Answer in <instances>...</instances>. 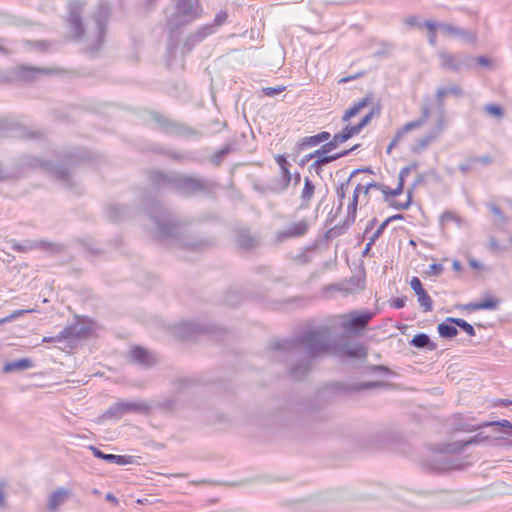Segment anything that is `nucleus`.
I'll list each match as a JSON object with an SVG mask.
<instances>
[{
  "instance_id": "nucleus-54",
  "label": "nucleus",
  "mask_w": 512,
  "mask_h": 512,
  "mask_svg": "<svg viewBox=\"0 0 512 512\" xmlns=\"http://www.w3.org/2000/svg\"><path fill=\"white\" fill-rule=\"evenodd\" d=\"M386 384L384 382L380 381H374V382H364L359 385H356L354 387H351V390H366V389H372L377 387H383Z\"/></svg>"
},
{
  "instance_id": "nucleus-22",
  "label": "nucleus",
  "mask_w": 512,
  "mask_h": 512,
  "mask_svg": "<svg viewBox=\"0 0 512 512\" xmlns=\"http://www.w3.org/2000/svg\"><path fill=\"white\" fill-rule=\"evenodd\" d=\"M235 235L237 245L244 250H252L259 245V238L252 235L246 227L237 228Z\"/></svg>"
},
{
  "instance_id": "nucleus-26",
  "label": "nucleus",
  "mask_w": 512,
  "mask_h": 512,
  "mask_svg": "<svg viewBox=\"0 0 512 512\" xmlns=\"http://www.w3.org/2000/svg\"><path fill=\"white\" fill-rule=\"evenodd\" d=\"M360 130L356 125H346L340 132L334 134L332 139L329 141L328 146L337 148L340 144L345 143L352 137L358 135Z\"/></svg>"
},
{
  "instance_id": "nucleus-44",
  "label": "nucleus",
  "mask_w": 512,
  "mask_h": 512,
  "mask_svg": "<svg viewBox=\"0 0 512 512\" xmlns=\"http://www.w3.org/2000/svg\"><path fill=\"white\" fill-rule=\"evenodd\" d=\"M319 144L320 142L317 135L303 137L298 143V151L300 152L309 147H315Z\"/></svg>"
},
{
  "instance_id": "nucleus-57",
  "label": "nucleus",
  "mask_w": 512,
  "mask_h": 512,
  "mask_svg": "<svg viewBox=\"0 0 512 512\" xmlns=\"http://www.w3.org/2000/svg\"><path fill=\"white\" fill-rule=\"evenodd\" d=\"M444 270V267L440 263H433L429 266L428 270L426 271V274L428 276H439L442 274Z\"/></svg>"
},
{
  "instance_id": "nucleus-21",
  "label": "nucleus",
  "mask_w": 512,
  "mask_h": 512,
  "mask_svg": "<svg viewBox=\"0 0 512 512\" xmlns=\"http://www.w3.org/2000/svg\"><path fill=\"white\" fill-rule=\"evenodd\" d=\"M411 289L415 292L418 298V302L420 306L423 308V311L429 312L433 308V301L431 297L428 295L426 290L423 288L422 283L418 277H412L410 281Z\"/></svg>"
},
{
  "instance_id": "nucleus-58",
  "label": "nucleus",
  "mask_w": 512,
  "mask_h": 512,
  "mask_svg": "<svg viewBox=\"0 0 512 512\" xmlns=\"http://www.w3.org/2000/svg\"><path fill=\"white\" fill-rule=\"evenodd\" d=\"M440 222H442V223H445V222H456V223H458V222H460V219L453 212L446 211V212H444V213H442L440 215Z\"/></svg>"
},
{
  "instance_id": "nucleus-60",
  "label": "nucleus",
  "mask_w": 512,
  "mask_h": 512,
  "mask_svg": "<svg viewBox=\"0 0 512 512\" xmlns=\"http://www.w3.org/2000/svg\"><path fill=\"white\" fill-rule=\"evenodd\" d=\"M447 91H448L449 95H452L455 97H463L464 96V90L458 84H450L447 87Z\"/></svg>"
},
{
  "instance_id": "nucleus-33",
  "label": "nucleus",
  "mask_w": 512,
  "mask_h": 512,
  "mask_svg": "<svg viewBox=\"0 0 512 512\" xmlns=\"http://www.w3.org/2000/svg\"><path fill=\"white\" fill-rule=\"evenodd\" d=\"M308 226H291L288 229L278 232L275 237V243L279 244L287 239L300 237L306 234Z\"/></svg>"
},
{
  "instance_id": "nucleus-29",
  "label": "nucleus",
  "mask_w": 512,
  "mask_h": 512,
  "mask_svg": "<svg viewBox=\"0 0 512 512\" xmlns=\"http://www.w3.org/2000/svg\"><path fill=\"white\" fill-rule=\"evenodd\" d=\"M500 303L501 300L499 298L486 297L482 301L465 304L462 306V308L469 311L495 310L498 308Z\"/></svg>"
},
{
  "instance_id": "nucleus-43",
  "label": "nucleus",
  "mask_w": 512,
  "mask_h": 512,
  "mask_svg": "<svg viewBox=\"0 0 512 512\" xmlns=\"http://www.w3.org/2000/svg\"><path fill=\"white\" fill-rule=\"evenodd\" d=\"M490 426H499V427H502V428H509V429H512V423L508 420H497V421H489V422H483L477 426H473L470 430L471 431H475V430H478L480 428H484V427H490Z\"/></svg>"
},
{
  "instance_id": "nucleus-24",
  "label": "nucleus",
  "mask_w": 512,
  "mask_h": 512,
  "mask_svg": "<svg viewBox=\"0 0 512 512\" xmlns=\"http://www.w3.org/2000/svg\"><path fill=\"white\" fill-rule=\"evenodd\" d=\"M71 491L61 487L52 491L48 497L47 509L50 512H56L71 496Z\"/></svg>"
},
{
  "instance_id": "nucleus-32",
  "label": "nucleus",
  "mask_w": 512,
  "mask_h": 512,
  "mask_svg": "<svg viewBox=\"0 0 512 512\" xmlns=\"http://www.w3.org/2000/svg\"><path fill=\"white\" fill-rule=\"evenodd\" d=\"M342 351L346 356L350 358L366 359L368 356V350L362 343H346L343 345Z\"/></svg>"
},
{
  "instance_id": "nucleus-30",
  "label": "nucleus",
  "mask_w": 512,
  "mask_h": 512,
  "mask_svg": "<svg viewBox=\"0 0 512 512\" xmlns=\"http://www.w3.org/2000/svg\"><path fill=\"white\" fill-rule=\"evenodd\" d=\"M447 87H439L435 93V112L436 119H442L448 123L446 110H445V97L448 96Z\"/></svg>"
},
{
  "instance_id": "nucleus-48",
  "label": "nucleus",
  "mask_w": 512,
  "mask_h": 512,
  "mask_svg": "<svg viewBox=\"0 0 512 512\" xmlns=\"http://www.w3.org/2000/svg\"><path fill=\"white\" fill-rule=\"evenodd\" d=\"M156 406L165 413H171L175 410V400L172 398H165L158 401Z\"/></svg>"
},
{
  "instance_id": "nucleus-20",
  "label": "nucleus",
  "mask_w": 512,
  "mask_h": 512,
  "mask_svg": "<svg viewBox=\"0 0 512 512\" xmlns=\"http://www.w3.org/2000/svg\"><path fill=\"white\" fill-rule=\"evenodd\" d=\"M128 359L129 361L142 365L146 368H149L156 363L154 355L141 346L133 347L129 352Z\"/></svg>"
},
{
  "instance_id": "nucleus-46",
  "label": "nucleus",
  "mask_w": 512,
  "mask_h": 512,
  "mask_svg": "<svg viewBox=\"0 0 512 512\" xmlns=\"http://www.w3.org/2000/svg\"><path fill=\"white\" fill-rule=\"evenodd\" d=\"M228 20V13L225 10L219 11L213 20L212 23L208 24L213 27V32L215 33L219 27L224 25Z\"/></svg>"
},
{
  "instance_id": "nucleus-11",
  "label": "nucleus",
  "mask_w": 512,
  "mask_h": 512,
  "mask_svg": "<svg viewBox=\"0 0 512 512\" xmlns=\"http://www.w3.org/2000/svg\"><path fill=\"white\" fill-rule=\"evenodd\" d=\"M371 311H355L342 318V327L345 331L353 334H358L364 330L369 321L374 317Z\"/></svg>"
},
{
  "instance_id": "nucleus-19",
  "label": "nucleus",
  "mask_w": 512,
  "mask_h": 512,
  "mask_svg": "<svg viewBox=\"0 0 512 512\" xmlns=\"http://www.w3.org/2000/svg\"><path fill=\"white\" fill-rule=\"evenodd\" d=\"M90 333L91 327L89 325L77 322L65 327L61 331V337H64V340H68L70 343H74L80 339L88 337Z\"/></svg>"
},
{
  "instance_id": "nucleus-50",
  "label": "nucleus",
  "mask_w": 512,
  "mask_h": 512,
  "mask_svg": "<svg viewBox=\"0 0 512 512\" xmlns=\"http://www.w3.org/2000/svg\"><path fill=\"white\" fill-rule=\"evenodd\" d=\"M392 50V45L387 42H381L379 48L373 52V57H386Z\"/></svg>"
},
{
  "instance_id": "nucleus-31",
  "label": "nucleus",
  "mask_w": 512,
  "mask_h": 512,
  "mask_svg": "<svg viewBox=\"0 0 512 512\" xmlns=\"http://www.w3.org/2000/svg\"><path fill=\"white\" fill-rule=\"evenodd\" d=\"M403 186H404V184L399 182L398 186L395 189L391 190L382 184L372 182V183H368L366 185L364 195L367 196L371 189H376V190H380L383 193L385 201H389L390 196H398L402 193Z\"/></svg>"
},
{
  "instance_id": "nucleus-51",
  "label": "nucleus",
  "mask_w": 512,
  "mask_h": 512,
  "mask_svg": "<svg viewBox=\"0 0 512 512\" xmlns=\"http://www.w3.org/2000/svg\"><path fill=\"white\" fill-rule=\"evenodd\" d=\"M412 130H415L412 125L408 122L406 123L402 128H400L399 130H397V132L395 133L392 141H394V143H398L400 140L403 139V137L410 131Z\"/></svg>"
},
{
  "instance_id": "nucleus-38",
  "label": "nucleus",
  "mask_w": 512,
  "mask_h": 512,
  "mask_svg": "<svg viewBox=\"0 0 512 512\" xmlns=\"http://www.w3.org/2000/svg\"><path fill=\"white\" fill-rule=\"evenodd\" d=\"M457 326L446 322V320L437 326L439 335L445 339H452L458 334Z\"/></svg>"
},
{
  "instance_id": "nucleus-16",
  "label": "nucleus",
  "mask_w": 512,
  "mask_h": 512,
  "mask_svg": "<svg viewBox=\"0 0 512 512\" xmlns=\"http://www.w3.org/2000/svg\"><path fill=\"white\" fill-rule=\"evenodd\" d=\"M439 28L448 36L460 38L466 44H475L477 34L471 30L463 29L452 24L440 23Z\"/></svg>"
},
{
  "instance_id": "nucleus-6",
  "label": "nucleus",
  "mask_w": 512,
  "mask_h": 512,
  "mask_svg": "<svg viewBox=\"0 0 512 512\" xmlns=\"http://www.w3.org/2000/svg\"><path fill=\"white\" fill-rule=\"evenodd\" d=\"M154 121L159 124L165 133L184 137L201 138L221 131L227 124L218 119L210 121L207 125H201L200 129L192 128L185 123L170 119L166 116L154 113Z\"/></svg>"
},
{
  "instance_id": "nucleus-27",
  "label": "nucleus",
  "mask_w": 512,
  "mask_h": 512,
  "mask_svg": "<svg viewBox=\"0 0 512 512\" xmlns=\"http://www.w3.org/2000/svg\"><path fill=\"white\" fill-rule=\"evenodd\" d=\"M202 331V327L193 322H182L172 328L173 335L181 339H189L192 335Z\"/></svg>"
},
{
  "instance_id": "nucleus-3",
  "label": "nucleus",
  "mask_w": 512,
  "mask_h": 512,
  "mask_svg": "<svg viewBox=\"0 0 512 512\" xmlns=\"http://www.w3.org/2000/svg\"><path fill=\"white\" fill-rule=\"evenodd\" d=\"M147 218L154 224H175L174 215L150 193L144 192L131 205L111 204L107 208L108 220L112 222L140 221Z\"/></svg>"
},
{
  "instance_id": "nucleus-35",
  "label": "nucleus",
  "mask_w": 512,
  "mask_h": 512,
  "mask_svg": "<svg viewBox=\"0 0 512 512\" xmlns=\"http://www.w3.org/2000/svg\"><path fill=\"white\" fill-rule=\"evenodd\" d=\"M431 117L430 99L426 97L420 107V117L416 120L410 121L414 129L422 127Z\"/></svg>"
},
{
  "instance_id": "nucleus-41",
  "label": "nucleus",
  "mask_w": 512,
  "mask_h": 512,
  "mask_svg": "<svg viewBox=\"0 0 512 512\" xmlns=\"http://www.w3.org/2000/svg\"><path fill=\"white\" fill-rule=\"evenodd\" d=\"M489 440H491V437L489 435H485L483 432H480V433L476 434L475 436L471 437L466 442L462 443L456 450L461 452V451H463L464 447H466L468 445L480 444V443H483V442L489 441Z\"/></svg>"
},
{
  "instance_id": "nucleus-36",
  "label": "nucleus",
  "mask_w": 512,
  "mask_h": 512,
  "mask_svg": "<svg viewBox=\"0 0 512 512\" xmlns=\"http://www.w3.org/2000/svg\"><path fill=\"white\" fill-rule=\"evenodd\" d=\"M33 367V362L28 358H22L16 361L8 362L4 365L3 371L10 373L18 370H25Z\"/></svg>"
},
{
  "instance_id": "nucleus-39",
  "label": "nucleus",
  "mask_w": 512,
  "mask_h": 512,
  "mask_svg": "<svg viewBox=\"0 0 512 512\" xmlns=\"http://www.w3.org/2000/svg\"><path fill=\"white\" fill-rule=\"evenodd\" d=\"M446 322L456 325L471 337L475 336L476 334L474 327L462 318L447 317Z\"/></svg>"
},
{
  "instance_id": "nucleus-49",
  "label": "nucleus",
  "mask_w": 512,
  "mask_h": 512,
  "mask_svg": "<svg viewBox=\"0 0 512 512\" xmlns=\"http://www.w3.org/2000/svg\"><path fill=\"white\" fill-rule=\"evenodd\" d=\"M380 113V109L379 108H372V110L366 114L361 120L360 122L356 125L357 128L361 131L365 126H367L371 119L373 118V116L375 114H379Z\"/></svg>"
},
{
  "instance_id": "nucleus-10",
  "label": "nucleus",
  "mask_w": 512,
  "mask_h": 512,
  "mask_svg": "<svg viewBox=\"0 0 512 512\" xmlns=\"http://www.w3.org/2000/svg\"><path fill=\"white\" fill-rule=\"evenodd\" d=\"M31 164L34 167H39L44 171L52 174L59 181H61L66 186V188H71L75 185L70 171L62 165L40 158H34Z\"/></svg>"
},
{
  "instance_id": "nucleus-25",
  "label": "nucleus",
  "mask_w": 512,
  "mask_h": 512,
  "mask_svg": "<svg viewBox=\"0 0 512 512\" xmlns=\"http://www.w3.org/2000/svg\"><path fill=\"white\" fill-rule=\"evenodd\" d=\"M89 449L92 451L93 455L98 458L102 459L108 463H114L117 465H127L133 463V457L127 456V455H115V454H106L102 452L100 449L89 446Z\"/></svg>"
},
{
  "instance_id": "nucleus-17",
  "label": "nucleus",
  "mask_w": 512,
  "mask_h": 512,
  "mask_svg": "<svg viewBox=\"0 0 512 512\" xmlns=\"http://www.w3.org/2000/svg\"><path fill=\"white\" fill-rule=\"evenodd\" d=\"M176 8L181 17L188 18L180 21L181 23H189L199 18L202 12L196 0H177Z\"/></svg>"
},
{
  "instance_id": "nucleus-62",
  "label": "nucleus",
  "mask_w": 512,
  "mask_h": 512,
  "mask_svg": "<svg viewBox=\"0 0 512 512\" xmlns=\"http://www.w3.org/2000/svg\"><path fill=\"white\" fill-rule=\"evenodd\" d=\"M485 111L491 115L496 116V117L503 116V109L498 105H493V104L487 105V106H485Z\"/></svg>"
},
{
  "instance_id": "nucleus-7",
  "label": "nucleus",
  "mask_w": 512,
  "mask_h": 512,
  "mask_svg": "<svg viewBox=\"0 0 512 512\" xmlns=\"http://www.w3.org/2000/svg\"><path fill=\"white\" fill-rule=\"evenodd\" d=\"M347 226H332L321 237L314 240L312 245L305 247L300 253L292 257L296 264L304 265L310 261L308 253L313 250L327 249L329 241L345 233Z\"/></svg>"
},
{
  "instance_id": "nucleus-5",
  "label": "nucleus",
  "mask_w": 512,
  "mask_h": 512,
  "mask_svg": "<svg viewBox=\"0 0 512 512\" xmlns=\"http://www.w3.org/2000/svg\"><path fill=\"white\" fill-rule=\"evenodd\" d=\"M148 233L158 243L170 247L198 250L208 244L193 236L189 226H151Z\"/></svg>"
},
{
  "instance_id": "nucleus-42",
  "label": "nucleus",
  "mask_w": 512,
  "mask_h": 512,
  "mask_svg": "<svg viewBox=\"0 0 512 512\" xmlns=\"http://www.w3.org/2000/svg\"><path fill=\"white\" fill-rule=\"evenodd\" d=\"M358 199L352 198L347 206V216L343 224L354 223L356 221Z\"/></svg>"
},
{
  "instance_id": "nucleus-53",
  "label": "nucleus",
  "mask_w": 512,
  "mask_h": 512,
  "mask_svg": "<svg viewBox=\"0 0 512 512\" xmlns=\"http://www.w3.org/2000/svg\"><path fill=\"white\" fill-rule=\"evenodd\" d=\"M351 178L349 177L345 182H343L340 187L337 188V197L339 199V207L343 205L342 201L346 196V192L348 190Z\"/></svg>"
},
{
  "instance_id": "nucleus-4",
  "label": "nucleus",
  "mask_w": 512,
  "mask_h": 512,
  "mask_svg": "<svg viewBox=\"0 0 512 512\" xmlns=\"http://www.w3.org/2000/svg\"><path fill=\"white\" fill-rule=\"evenodd\" d=\"M149 178L156 188H170L183 197L210 196L219 187V184L212 179L177 171L169 173L153 171Z\"/></svg>"
},
{
  "instance_id": "nucleus-37",
  "label": "nucleus",
  "mask_w": 512,
  "mask_h": 512,
  "mask_svg": "<svg viewBox=\"0 0 512 512\" xmlns=\"http://www.w3.org/2000/svg\"><path fill=\"white\" fill-rule=\"evenodd\" d=\"M427 466L430 470L444 471L447 469L454 468V466L448 461L446 456L440 455L431 461L427 462Z\"/></svg>"
},
{
  "instance_id": "nucleus-59",
  "label": "nucleus",
  "mask_w": 512,
  "mask_h": 512,
  "mask_svg": "<svg viewBox=\"0 0 512 512\" xmlns=\"http://www.w3.org/2000/svg\"><path fill=\"white\" fill-rule=\"evenodd\" d=\"M169 156L175 160L178 161H193L194 158L192 157L191 152H184V153H170Z\"/></svg>"
},
{
  "instance_id": "nucleus-14",
  "label": "nucleus",
  "mask_w": 512,
  "mask_h": 512,
  "mask_svg": "<svg viewBox=\"0 0 512 512\" xmlns=\"http://www.w3.org/2000/svg\"><path fill=\"white\" fill-rule=\"evenodd\" d=\"M12 248L21 252H27L31 249H41L52 254H57L63 251L64 246L60 243L47 240H27L23 244H13Z\"/></svg>"
},
{
  "instance_id": "nucleus-64",
  "label": "nucleus",
  "mask_w": 512,
  "mask_h": 512,
  "mask_svg": "<svg viewBox=\"0 0 512 512\" xmlns=\"http://www.w3.org/2000/svg\"><path fill=\"white\" fill-rule=\"evenodd\" d=\"M359 111L354 106V104L345 111L344 115L342 116V122H348L351 118L355 117Z\"/></svg>"
},
{
  "instance_id": "nucleus-34",
  "label": "nucleus",
  "mask_w": 512,
  "mask_h": 512,
  "mask_svg": "<svg viewBox=\"0 0 512 512\" xmlns=\"http://www.w3.org/2000/svg\"><path fill=\"white\" fill-rule=\"evenodd\" d=\"M410 345L419 348V349H426L429 351H434L437 349V344L433 342L429 335L426 333H419L416 334L411 340Z\"/></svg>"
},
{
  "instance_id": "nucleus-9",
  "label": "nucleus",
  "mask_w": 512,
  "mask_h": 512,
  "mask_svg": "<svg viewBox=\"0 0 512 512\" xmlns=\"http://www.w3.org/2000/svg\"><path fill=\"white\" fill-rule=\"evenodd\" d=\"M442 69L459 72L462 69H471L474 65V57L465 53L452 54L447 51L437 53Z\"/></svg>"
},
{
  "instance_id": "nucleus-63",
  "label": "nucleus",
  "mask_w": 512,
  "mask_h": 512,
  "mask_svg": "<svg viewBox=\"0 0 512 512\" xmlns=\"http://www.w3.org/2000/svg\"><path fill=\"white\" fill-rule=\"evenodd\" d=\"M372 99V94H367L363 99H361L357 103H354V106L360 112L363 108L367 107L372 102Z\"/></svg>"
},
{
  "instance_id": "nucleus-55",
  "label": "nucleus",
  "mask_w": 512,
  "mask_h": 512,
  "mask_svg": "<svg viewBox=\"0 0 512 512\" xmlns=\"http://www.w3.org/2000/svg\"><path fill=\"white\" fill-rule=\"evenodd\" d=\"M8 488V482L6 480H0V509L6 507V489Z\"/></svg>"
},
{
  "instance_id": "nucleus-1",
  "label": "nucleus",
  "mask_w": 512,
  "mask_h": 512,
  "mask_svg": "<svg viewBox=\"0 0 512 512\" xmlns=\"http://www.w3.org/2000/svg\"><path fill=\"white\" fill-rule=\"evenodd\" d=\"M331 328L321 326L306 331L291 339H273L269 349L277 353L289 365V374L294 379H302L310 370L312 360L329 349Z\"/></svg>"
},
{
  "instance_id": "nucleus-15",
  "label": "nucleus",
  "mask_w": 512,
  "mask_h": 512,
  "mask_svg": "<svg viewBox=\"0 0 512 512\" xmlns=\"http://www.w3.org/2000/svg\"><path fill=\"white\" fill-rule=\"evenodd\" d=\"M333 288L340 292H344L345 294H354L362 291L365 288L364 269L351 276L349 279L335 284Z\"/></svg>"
},
{
  "instance_id": "nucleus-40",
  "label": "nucleus",
  "mask_w": 512,
  "mask_h": 512,
  "mask_svg": "<svg viewBox=\"0 0 512 512\" xmlns=\"http://www.w3.org/2000/svg\"><path fill=\"white\" fill-rule=\"evenodd\" d=\"M232 151V145L230 143H226L221 149L215 152L210 157V162L214 166H220L224 157L228 155Z\"/></svg>"
},
{
  "instance_id": "nucleus-13",
  "label": "nucleus",
  "mask_w": 512,
  "mask_h": 512,
  "mask_svg": "<svg viewBox=\"0 0 512 512\" xmlns=\"http://www.w3.org/2000/svg\"><path fill=\"white\" fill-rule=\"evenodd\" d=\"M447 123L442 119H435L433 128L425 135L418 138L411 147L413 153H420L425 150L432 142L437 140L444 132Z\"/></svg>"
},
{
  "instance_id": "nucleus-2",
  "label": "nucleus",
  "mask_w": 512,
  "mask_h": 512,
  "mask_svg": "<svg viewBox=\"0 0 512 512\" xmlns=\"http://www.w3.org/2000/svg\"><path fill=\"white\" fill-rule=\"evenodd\" d=\"M82 11L81 3L76 1L69 3V31L76 41L83 44L85 50L97 53L105 41L111 6L108 1H100L91 19L85 23L82 22Z\"/></svg>"
},
{
  "instance_id": "nucleus-47",
  "label": "nucleus",
  "mask_w": 512,
  "mask_h": 512,
  "mask_svg": "<svg viewBox=\"0 0 512 512\" xmlns=\"http://www.w3.org/2000/svg\"><path fill=\"white\" fill-rule=\"evenodd\" d=\"M315 186L313 182L306 177L304 181V188L302 190L301 198L303 201H309L314 194Z\"/></svg>"
},
{
  "instance_id": "nucleus-28",
  "label": "nucleus",
  "mask_w": 512,
  "mask_h": 512,
  "mask_svg": "<svg viewBox=\"0 0 512 512\" xmlns=\"http://www.w3.org/2000/svg\"><path fill=\"white\" fill-rule=\"evenodd\" d=\"M212 34H214L213 27L205 24L188 36L185 47H188V51H190L193 46L202 42L206 37Z\"/></svg>"
},
{
  "instance_id": "nucleus-8",
  "label": "nucleus",
  "mask_w": 512,
  "mask_h": 512,
  "mask_svg": "<svg viewBox=\"0 0 512 512\" xmlns=\"http://www.w3.org/2000/svg\"><path fill=\"white\" fill-rule=\"evenodd\" d=\"M151 406L145 401L138 402H126L119 401L111 405L104 413L105 418L118 420L122 416L128 413L148 415L150 413Z\"/></svg>"
},
{
  "instance_id": "nucleus-18",
  "label": "nucleus",
  "mask_w": 512,
  "mask_h": 512,
  "mask_svg": "<svg viewBox=\"0 0 512 512\" xmlns=\"http://www.w3.org/2000/svg\"><path fill=\"white\" fill-rule=\"evenodd\" d=\"M53 73L52 69L33 66H19L13 72V78L19 81H33L41 75Z\"/></svg>"
},
{
  "instance_id": "nucleus-12",
  "label": "nucleus",
  "mask_w": 512,
  "mask_h": 512,
  "mask_svg": "<svg viewBox=\"0 0 512 512\" xmlns=\"http://www.w3.org/2000/svg\"><path fill=\"white\" fill-rule=\"evenodd\" d=\"M291 181L289 177H274L267 182L254 181L252 188L259 196L266 197L268 194H281L286 191Z\"/></svg>"
},
{
  "instance_id": "nucleus-61",
  "label": "nucleus",
  "mask_w": 512,
  "mask_h": 512,
  "mask_svg": "<svg viewBox=\"0 0 512 512\" xmlns=\"http://www.w3.org/2000/svg\"><path fill=\"white\" fill-rule=\"evenodd\" d=\"M417 167V164L416 163H413L412 165L410 166H406V167H403L400 172H399V182L403 183L405 182V179L408 177V175L410 174L411 170L416 168Z\"/></svg>"
},
{
  "instance_id": "nucleus-45",
  "label": "nucleus",
  "mask_w": 512,
  "mask_h": 512,
  "mask_svg": "<svg viewBox=\"0 0 512 512\" xmlns=\"http://www.w3.org/2000/svg\"><path fill=\"white\" fill-rule=\"evenodd\" d=\"M275 161L280 166L281 174H282L281 177L286 178L288 176L289 181H291L292 176L288 169L289 163H288L286 157L284 155L278 154L275 156Z\"/></svg>"
},
{
  "instance_id": "nucleus-56",
  "label": "nucleus",
  "mask_w": 512,
  "mask_h": 512,
  "mask_svg": "<svg viewBox=\"0 0 512 512\" xmlns=\"http://www.w3.org/2000/svg\"><path fill=\"white\" fill-rule=\"evenodd\" d=\"M33 310L32 309H21V310H16L14 312H12L11 314H9L8 316L0 319V322H10L16 318H18L19 316L25 314V313H29V312H32Z\"/></svg>"
},
{
  "instance_id": "nucleus-23",
  "label": "nucleus",
  "mask_w": 512,
  "mask_h": 512,
  "mask_svg": "<svg viewBox=\"0 0 512 512\" xmlns=\"http://www.w3.org/2000/svg\"><path fill=\"white\" fill-rule=\"evenodd\" d=\"M359 146H360V144H356L353 147H351L350 149L343 150L339 153H335L330 156H323L319 159H315L314 162L309 167L310 172L314 171L315 173L320 174L323 166L329 164L332 161H335L337 159H340L342 157L349 155L351 152L355 151Z\"/></svg>"
},
{
  "instance_id": "nucleus-52",
  "label": "nucleus",
  "mask_w": 512,
  "mask_h": 512,
  "mask_svg": "<svg viewBox=\"0 0 512 512\" xmlns=\"http://www.w3.org/2000/svg\"><path fill=\"white\" fill-rule=\"evenodd\" d=\"M328 145H329V141L326 142L324 145H322L320 149L315 150L314 152L310 153L312 158L319 159L323 156H328L327 153L336 149L335 147L328 146Z\"/></svg>"
}]
</instances>
